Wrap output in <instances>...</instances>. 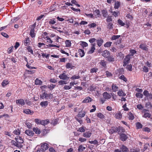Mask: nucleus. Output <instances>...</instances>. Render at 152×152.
<instances>
[{"label": "nucleus", "instance_id": "1", "mask_svg": "<svg viewBox=\"0 0 152 152\" xmlns=\"http://www.w3.org/2000/svg\"><path fill=\"white\" fill-rule=\"evenodd\" d=\"M53 94H48L46 92H44L40 96V99H45L46 100L51 99L53 98Z\"/></svg>", "mask_w": 152, "mask_h": 152}, {"label": "nucleus", "instance_id": "2", "mask_svg": "<svg viewBox=\"0 0 152 152\" xmlns=\"http://www.w3.org/2000/svg\"><path fill=\"white\" fill-rule=\"evenodd\" d=\"M131 58H132V57H130V55H127L125 56L123 61V65L124 66H125L129 63Z\"/></svg>", "mask_w": 152, "mask_h": 152}, {"label": "nucleus", "instance_id": "3", "mask_svg": "<svg viewBox=\"0 0 152 152\" xmlns=\"http://www.w3.org/2000/svg\"><path fill=\"white\" fill-rule=\"evenodd\" d=\"M58 77L60 79L64 80H67L69 79V77H68L66 74L64 73L60 74Z\"/></svg>", "mask_w": 152, "mask_h": 152}, {"label": "nucleus", "instance_id": "4", "mask_svg": "<svg viewBox=\"0 0 152 152\" xmlns=\"http://www.w3.org/2000/svg\"><path fill=\"white\" fill-rule=\"evenodd\" d=\"M48 144L47 143H41L40 148L45 151L48 148Z\"/></svg>", "mask_w": 152, "mask_h": 152}, {"label": "nucleus", "instance_id": "5", "mask_svg": "<svg viewBox=\"0 0 152 152\" xmlns=\"http://www.w3.org/2000/svg\"><path fill=\"white\" fill-rule=\"evenodd\" d=\"M128 138L127 136L125 134L122 133L120 135V139L123 141H126Z\"/></svg>", "mask_w": 152, "mask_h": 152}, {"label": "nucleus", "instance_id": "6", "mask_svg": "<svg viewBox=\"0 0 152 152\" xmlns=\"http://www.w3.org/2000/svg\"><path fill=\"white\" fill-rule=\"evenodd\" d=\"M15 141L17 142L18 144L22 145L21 144L23 142V140L22 138L20 136H18L15 139Z\"/></svg>", "mask_w": 152, "mask_h": 152}, {"label": "nucleus", "instance_id": "7", "mask_svg": "<svg viewBox=\"0 0 152 152\" xmlns=\"http://www.w3.org/2000/svg\"><path fill=\"white\" fill-rule=\"evenodd\" d=\"M23 42L25 46H29L30 44V41L29 38L27 37L23 41Z\"/></svg>", "mask_w": 152, "mask_h": 152}, {"label": "nucleus", "instance_id": "8", "mask_svg": "<svg viewBox=\"0 0 152 152\" xmlns=\"http://www.w3.org/2000/svg\"><path fill=\"white\" fill-rule=\"evenodd\" d=\"M110 55V53L109 51L107 50H105L102 53V56L105 58H107Z\"/></svg>", "mask_w": 152, "mask_h": 152}, {"label": "nucleus", "instance_id": "9", "mask_svg": "<svg viewBox=\"0 0 152 152\" xmlns=\"http://www.w3.org/2000/svg\"><path fill=\"white\" fill-rule=\"evenodd\" d=\"M102 96L103 98L107 99H109L111 97L110 94H109L107 92H104L102 94Z\"/></svg>", "mask_w": 152, "mask_h": 152}, {"label": "nucleus", "instance_id": "10", "mask_svg": "<svg viewBox=\"0 0 152 152\" xmlns=\"http://www.w3.org/2000/svg\"><path fill=\"white\" fill-rule=\"evenodd\" d=\"M96 45V44L95 43H94L93 44H91V49L88 52V54H92L94 52V50L95 49V47Z\"/></svg>", "mask_w": 152, "mask_h": 152}, {"label": "nucleus", "instance_id": "11", "mask_svg": "<svg viewBox=\"0 0 152 152\" xmlns=\"http://www.w3.org/2000/svg\"><path fill=\"white\" fill-rule=\"evenodd\" d=\"M115 117L117 119H121L122 118V114L120 111H118L115 115Z\"/></svg>", "mask_w": 152, "mask_h": 152}, {"label": "nucleus", "instance_id": "12", "mask_svg": "<svg viewBox=\"0 0 152 152\" xmlns=\"http://www.w3.org/2000/svg\"><path fill=\"white\" fill-rule=\"evenodd\" d=\"M16 103L18 104H20L22 106L24 105L25 104L24 100L22 99L17 100L16 101Z\"/></svg>", "mask_w": 152, "mask_h": 152}, {"label": "nucleus", "instance_id": "13", "mask_svg": "<svg viewBox=\"0 0 152 152\" xmlns=\"http://www.w3.org/2000/svg\"><path fill=\"white\" fill-rule=\"evenodd\" d=\"M23 112L24 113L32 115L34 113V111L31 110L29 109H25L23 110Z\"/></svg>", "mask_w": 152, "mask_h": 152}, {"label": "nucleus", "instance_id": "14", "mask_svg": "<svg viewBox=\"0 0 152 152\" xmlns=\"http://www.w3.org/2000/svg\"><path fill=\"white\" fill-rule=\"evenodd\" d=\"M111 88L113 92H116L119 89L118 87L116 84L113 83L112 85Z\"/></svg>", "mask_w": 152, "mask_h": 152}, {"label": "nucleus", "instance_id": "15", "mask_svg": "<svg viewBox=\"0 0 152 152\" xmlns=\"http://www.w3.org/2000/svg\"><path fill=\"white\" fill-rule=\"evenodd\" d=\"M86 113V112L85 111H81L77 115V116L78 117H80L81 118L83 117L85 115Z\"/></svg>", "mask_w": 152, "mask_h": 152}, {"label": "nucleus", "instance_id": "16", "mask_svg": "<svg viewBox=\"0 0 152 152\" xmlns=\"http://www.w3.org/2000/svg\"><path fill=\"white\" fill-rule=\"evenodd\" d=\"M11 142L12 143V145L18 147V148H23V145H20L18 144L17 142L16 141H15L13 140Z\"/></svg>", "mask_w": 152, "mask_h": 152}, {"label": "nucleus", "instance_id": "17", "mask_svg": "<svg viewBox=\"0 0 152 152\" xmlns=\"http://www.w3.org/2000/svg\"><path fill=\"white\" fill-rule=\"evenodd\" d=\"M25 133L27 135L30 137H32L34 134V132L30 130H26L25 131Z\"/></svg>", "mask_w": 152, "mask_h": 152}, {"label": "nucleus", "instance_id": "18", "mask_svg": "<svg viewBox=\"0 0 152 152\" xmlns=\"http://www.w3.org/2000/svg\"><path fill=\"white\" fill-rule=\"evenodd\" d=\"M118 132V134L120 135L123 133H124L125 132V130L123 129L122 127H119L118 128L117 127V132Z\"/></svg>", "mask_w": 152, "mask_h": 152}, {"label": "nucleus", "instance_id": "19", "mask_svg": "<svg viewBox=\"0 0 152 152\" xmlns=\"http://www.w3.org/2000/svg\"><path fill=\"white\" fill-rule=\"evenodd\" d=\"M96 42L98 46L99 47H100L102 45L104 41L102 39L100 38L99 39L96 40Z\"/></svg>", "mask_w": 152, "mask_h": 152}, {"label": "nucleus", "instance_id": "20", "mask_svg": "<svg viewBox=\"0 0 152 152\" xmlns=\"http://www.w3.org/2000/svg\"><path fill=\"white\" fill-rule=\"evenodd\" d=\"M93 99L89 96H87L86 97L83 101V103H88L91 102Z\"/></svg>", "mask_w": 152, "mask_h": 152}, {"label": "nucleus", "instance_id": "21", "mask_svg": "<svg viewBox=\"0 0 152 152\" xmlns=\"http://www.w3.org/2000/svg\"><path fill=\"white\" fill-rule=\"evenodd\" d=\"M48 104V102L47 101H42L40 102V105L42 107L45 108L47 106Z\"/></svg>", "mask_w": 152, "mask_h": 152}, {"label": "nucleus", "instance_id": "22", "mask_svg": "<svg viewBox=\"0 0 152 152\" xmlns=\"http://www.w3.org/2000/svg\"><path fill=\"white\" fill-rule=\"evenodd\" d=\"M139 48L142 49L145 51H147L148 49L145 44H140L139 46Z\"/></svg>", "mask_w": 152, "mask_h": 152}, {"label": "nucleus", "instance_id": "23", "mask_svg": "<svg viewBox=\"0 0 152 152\" xmlns=\"http://www.w3.org/2000/svg\"><path fill=\"white\" fill-rule=\"evenodd\" d=\"M117 127H113L109 130V132L110 133L113 134L117 132Z\"/></svg>", "mask_w": 152, "mask_h": 152}, {"label": "nucleus", "instance_id": "24", "mask_svg": "<svg viewBox=\"0 0 152 152\" xmlns=\"http://www.w3.org/2000/svg\"><path fill=\"white\" fill-rule=\"evenodd\" d=\"M91 134H92L91 132L88 131V132L84 133L83 134V136L85 137L89 138L91 136Z\"/></svg>", "mask_w": 152, "mask_h": 152}, {"label": "nucleus", "instance_id": "25", "mask_svg": "<svg viewBox=\"0 0 152 152\" xmlns=\"http://www.w3.org/2000/svg\"><path fill=\"white\" fill-rule=\"evenodd\" d=\"M78 53L81 57H83L85 54L84 50L80 49H78Z\"/></svg>", "mask_w": 152, "mask_h": 152}, {"label": "nucleus", "instance_id": "26", "mask_svg": "<svg viewBox=\"0 0 152 152\" xmlns=\"http://www.w3.org/2000/svg\"><path fill=\"white\" fill-rule=\"evenodd\" d=\"M49 123V120L48 119H46L45 120H42L40 122V124L44 126L45 125Z\"/></svg>", "mask_w": 152, "mask_h": 152}, {"label": "nucleus", "instance_id": "27", "mask_svg": "<svg viewBox=\"0 0 152 152\" xmlns=\"http://www.w3.org/2000/svg\"><path fill=\"white\" fill-rule=\"evenodd\" d=\"M74 67V66L72 65V63H67L66 65V67L67 69H73Z\"/></svg>", "mask_w": 152, "mask_h": 152}, {"label": "nucleus", "instance_id": "28", "mask_svg": "<svg viewBox=\"0 0 152 152\" xmlns=\"http://www.w3.org/2000/svg\"><path fill=\"white\" fill-rule=\"evenodd\" d=\"M118 95L120 96H123L126 95V94L122 90H119L117 92Z\"/></svg>", "mask_w": 152, "mask_h": 152}, {"label": "nucleus", "instance_id": "29", "mask_svg": "<svg viewBox=\"0 0 152 152\" xmlns=\"http://www.w3.org/2000/svg\"><path fill=\"white\" fill-rule=\"evenodd\" d=\"M120 6V2L119 1H115L114 4V8L115 9H118Z\"/></svg>", "mask_w": 152, "mask_h": 152}, {"label": "nucleus", "instance_id": "30", "mask_svg": "<svg viewBox=\"0 0 152 152\" xmlns=\"http://www.w3.org/2000/svg\"><path fill=\"white\" fill-rule=\"evenodd\" d=\"M129 54L128 55H130V57H132L136 53L137 51L131 49L129 50Z\"/></svg>", "mask_w": 152, "mask_h": 152}, {"label": "nucleus", "instance_id": "31", "mask_svg": "<svg viewBox=\"0 0 152 152\" xmlns=\"http://www.w3.org/2000/svg\"><path fill=\"white\" fill-rule=\"evenodd\" d=\"M56 19L53 18L50 19L49 21V23L50 25H53L56 23Z\"/></svg>", "mask_w": 152, "mask_h": 152}, {"label": "nucleus", "instance_id": "32", "mask_svg": "<svg viewBox=\"0 0 152 152\" xmlns=\"http://www.w3.org/2000/svg\"><path fill=\"white\" fill-rule=\"evenodd\" d=\"M107 60L110 62L114 61L115 60V57L112 55L110 56H110H108V57H107Z\"/></svg>", "mask_w": 152, "mask_h": 152}, {"label": "nucleus", "instance_id": "33", "mask_svg": "<svg viewBox=\"0 0 152 152\" xmlns=\"http://www.w3.org/2000/svg\"><path fill=\"white\" fill-rule=\"evenodd\" d=\"M33 131L34 132L35 134H39L41 132V131L37 127L33 128Z\"/></svg>", "mask_w": 152, "mask_h": 152}, {"label": "nucleus", "instance_id": "34", "mask_svg": "<svg viewBox=\"0 0 152 152\" xmlns=\"http://www.w3.org/2000/svg\"><path fill=\"white\" fill-rule=\"evenodd\" d=\"M101 12L103 17L106 18L107 15V12L106 10H101Z\"/></svg>", "mask_w": 152, "mask_h": 152}, {"label": "nucleus", "instance_id": "35", "mask_svg": "<svg viewBox=\"0 0 152 152\" xmlns=\"http://www.w3.org/2000/svg\"><path fill=\"white\" fill-rule=\"evenodd\" d=\"M86 149V147H83L82 145H80L78 147V151L79 152H82Z\"/></svg>", "mask_w": 152, "mask_h": 152}, {"label": "nucleus", "instance_id": "36", "mask_svg": "<svg viewBox=\"0 0 152 152\" xmlns=\"http://www.w3.org/2000/svg\"><path fill=\"white\" fill-rule=\"evenodd\" d=\"M45 44L43 43L39 42L38 44V47L41 49H43L45 48Z\"/></svg>", "mask_w": 152, "mask_h": 152}, {"label": "nucleus", "instance_id": "37", "mask_svg": "<svg viewBox=\"0 0 152 152\" xmlns=\"http://www.w3.org/2000/svg\"><path fill=\"white\" fill-rule=\"evenodd\" d=\"M136 128L137 129H139L142 128V125L139 122H137L136 124Z\"/></svg>", "mask_w": 152, "mask_h": 152}, {"label": "nucleus", "instance_id": "38", "mask_svg": "<svg viewBox=\"0 0 152 152\" xmlns=\"http://www.w3.org/2000/svg\"><path fill=\"white\" fill-rule=\"evenodd\" d=\"M66 44L65 46L67 47H69L71 46V41L69 40H66L65 41Z\"/></svg>", "mask_w": 152, "mask_h": 152}, {"label": "nucleus", "instance_id": "39", "mask_svg": "<svg viewBox=\"0 0 152 152\" xmlns=\"http://www.w3.org/2000/svg\"><path fill=\"white\" fill-rule=\"evenodd\" d=\"M122 151L123 152H128L129 150L128 148L126 146L123 145L121 148Z\"/></svg>", "mask_w": 152, "mask_h": 152}, {"label": "nucleus", "instance_id": "40", "mask_svg": "<svg viewBox=\"0 0 152 152\" xmlns=\"http://www.w3.org/2000/svg\"><path fill=\"white\" fill-rule=\"evenodd\" d=\"M30 34L32 38L34 37H35L34 29V28L31 29L30 32Z\"/></svg>", "mask_w": 152, "mask_h": 152}, {"label": "nucleus", "instance_id": "41", "mask_svg": "<svg viewBox=\"0 0 152 152\" xmlns=\"http://www.w3.org/2000/svg\"><path fill=\"white\" fill-rule=\"evenodd\" d=\"M9 83V82L7 80H4L1 83V85L3 87H5Z\"/></svg>", "mask_w": 152, "mask_h": 152}, {"label": "nucleus", "instance_id": "42", "mask_svg": "<svg viewBox=\"0 0 152 152\" xmlns=\"http://www.w3.org/2000/svg\"><path fill=\"white\" fill-rule=\"evenodd\" d=\"M42 81L41 80H39L38 78H37L35 82V84L36 85H41L42 84Z\"/></svg>", "mask_w": 152, "mask_h": 152}, {"label": "nucleus", "instance_id": "43", "mask_svg": "<svg viewBox=\"0 0 152 152\" xmlns=\"http://www.w3.org/2000/svg\"><path fill=\"white\" fill-rule=\"evenodd\" d=\"M128 118L130 120H133L134 118V116L131 112L128 113Z\"/></svg>", "mask_w": 152, "mask_h": 152}, {"label": "nucleus", "instance_id": "44", "mask_svg": "<svg viewBox=\"0 0 152 152\" xmlns=\"http://www.w3.org/2000/svg\"><path fill=\"white\" fill-rule=\"evenodd\" d=\"M97 117L101 119H103L105 117L104 115L100 113H98L97 114Z\"/></svg>", "mask_w": 152, "mask_h": 152}, {"label": "nucleus", "instance_id": "45", "mask_svg": "<svg viewBox=\"0 0 152 152\" xmlns=\"http://www.w3.org/2000/svg\"><path fill=\"white\" fill-rule=\"evenodd\" d=\"M28 52L32 54H33V51L31 47L30 46H28L26 48Z\"/></svg>", "mask_w": 152, "mask_h": 152}, {"label": "nucleus", "instance_id": "46", "mask_svg": "<svg viewBox=\"0 0 152 152\" xmlns=\"http://www.w3.org/2000/svg\"><path fill=\"white\" fill-rule=\"evenodd\" d=\"M56 86V85H55L51 84L50 85H48V87L50 89V90H52L53 89H54L55 88Z\"/></svg>", "mask_w": 152, "mask_h": 152}, {"label": "nucleus", "instance_id": "47", "mask_svg": "<svg viewBox=\"0 0 152 152\" xmlns=\"http://www.w3.org/2000/svg\"><path fill=\"white\" fill-rule=\"evenodd\" d=\"M120 37V35H113L111 37V39L112 40H116L117 39H118Z\"/></svg>", "mask_w": 152, "mask_h": 152}, {"label": "nucleus", "instance_id": "48", "mask_svg": "<svg viewBox=\"0 0 152 152\" xmlns=\"http://www.w3.org/2000/svg\"><path fill=\"white\" fill-rule=\"evenodd\" d=\"M151 116V114L149 113L145 112L144 115L143 116V117L145 118H150Z\"/></svg>", "mask_w": 152, "mask_h": 152}, {"label": "nucleus", "instance_id": "49", "mask_svg": "<svg viewBox=\"0 0 152 152\" xmlns=\"http://www.w3.org/2000/svg\"><path fill=\"white\" fill-rule=\"evenodd\" d=\"M119 78L121 80H123L124 81L126 82L127 80L126 77H125L123 75H122L121 76H120Z\"/></svg>", "mask_w": 152, "mask_h": 152}, {"label": "nucleus", "instance_id": "50", "mask_svg": "<svg viewBox=\"0 0 152 152\" xmlns=\"http://www.w3.org/2000/svg\"><path fill=\"white\" fill-rule=\"evenodd\" d=\"M31 64L29 63L28 62H27V64L26 65V66L29 69H37V68L34 67V66H30Z\"/></svg>", "mask_w": 152, "mask_h": 152}, {"label": "nucleus", "instance_id": "51", "mask_svg": "<svg viewBox=\"0 0 152 152\" xmlns=\"http://www.w3.org/2000/svg\"><path fill=\"white\" fill-rule=\"evenodd\" d=\"M118 23L119 25H120L121 26H124L125 25V23L120 19L118 20Z\"/></svg>", "mask_w": 152, "mask_h": 152}, {"label": "nucleus", "instance_id": "52", "mask_svg": "<svg viewBox=\"0 0 152 152\" xmlns=\"http://www.w3.org/2000/svg\"><path fill=\"white\" fill-rule=\"evenodd\" d=\"M59 85H62L63 84H67L66 81L65 80H61L58 81Z\"/></svg>", "mask_w": 152, "mask_h": 152}, {"label": "nucleus", "instance_id": "53", "mask_svg": "<svg viewBox=\"0 0 152 152\" xmlns=\"http://www.w3.org/2000/svg\"><path fill=\"white\" fill-rule=\"evenodd\" d=\"M112 43V42H107L104 45V46L105 47H110L111 45V44Z\"/></svg>", "mask_w": 152, "mask_h": 152}, {"label": "nucleus", "instance_id": "54", "mask_svg": "<svg viewBox=\"0 0 152 152\" xmlns=\"http://www.w3.org/2000/svg\"><path fill=\"white\" fill-rule=\"evenodd\" d=\"M98 70V69L96 68H93L91 69L90 71L91 73H93L94 72H96Z\"/></svg>", "mask_w": 152, "mask_h": 152}, {"label": "nucleus", "instance_id": "55", "mask_svg": "<svg viewBox=\"0 0 152 152\" xmlns=\"http://www.w3.org/2000/svg\"><path fill=\"white\" fill-rule=\"evenodd\" d=\"M13 133L16 135H19L20 134V131L19 129H17L15 130L13 132Z\"/></svg>", "mask_w": 152, "mask_h": 152}, {"label": "nucleus", "instance_id": "56", "mask_svg": "<svg viewBox=\"0 0 152 152\" xmlns=\"http://www.w3.org/2000/svg\"><path fill=\"white\" fill-rule=\"evenodd\" d=\"M135 96L137 98H142L143 97V95L141 93H137L135 94Z\"/></svg>", "mask_w": 152, "mask_h": 152}, {"label": "nucleus", "instance_id": "57", "mask_svg": "<svg viewBox=\"0 0 152 152\" xmlns=\"http://www.w3.org/2000/svg\"><path fill=\"white\" fill-rule=\"evenodd\" d=\"M94 12L98 17H100L101 16V15L100 14V11L99 10H95L94 11Z\"/></svg>", "mask_w": 152, "mask_h": 152}, {"label": "nucleus", "instance_id": "58", "mask_svg": "<svg viewBox=\"0 0 152 152\" xmlns=\"http://www.w3.org/2000/svg\"><path fill=\"white\" fill-rule=\"evenodd\" d=\"M96 39L94 38H93L91 39H90L89 40V42L91 43V44H93L94 43V42L96 41Z\"/></svg>", "mask_w": 152, "mask_h": 152}, {"label": "nucleus", "instance_id": "59", "mask_svg": "<svg viewBox=\"0 0 152 152\" xmlns=\"http://www.w3.org/2000/svg\"><path fill=\"white\" fill-rule=\"evenodd\" d=\"M112 13H113V15L115 17H117L120 14V12L119 11L117 12L114 11L112 12Z\"/></svg>", "mask_w": 152, "mask_h": 152}, {"label": "nucleus", "instance_id": "60", "mask_svg": "<svg viewBox=\"0 0 152 152\" xmlns=\"http://www.w3.org/2000/svg\"><path fill=\"white\" fill-rule=\"evenodd\" d=\"M143 94L145 96L147 97H148L150 94L149 93V92L148 91L145 90L143 92Z\"/></svg>", "mask_w": 152, "mask_h": 152}, {"label": "nucleus", "instance_id": "61", "mask_svg": "<svg viewBox=\"0 0 152 152\" xmlns=\"http://www.w3.org/2000/svg\"><path fill=\"white\" fill-rule=\"evenodd\" d=\"M13 48L14 47L13 46H12L10 47L8 49V53L9 54H10L12 53L13 51Z\"/></svg>", "mask_w": 152, "mask_h": 152}, {"label": "nucleus", "instance_id": "62", "mask_svg": "<svg viewBox=\"0 0 152 152\" xmlns=\"http://www.w3.org/2000/svg\"><path fill=\"white\" fill-rule=\"evenodd\" d=\"M132 66L131 64H128L127 65L126 68L127 70L129 71H132Z\"/></svg>", "mask_w": 152, "mask_h": 152}, {"label": "nucleus", "instance_id": "63", "mask_svg": "<svg viewBox=\"0 0 152 152\" xmlns=\"http://www.w3.org/2000/svg\"><path fill=\"white\" fill-rule=\"evenodd\" d=\"M106 21L107 22H110L112 21V17L111 16H108L107 17L106 19Z\"/></svg>", "mask_w": 152, "mask_h": 152}, {"label": "nucleus", "instance_id": "64", "mask_svg": "<svg viewBox=\"0 0 152 152\" xmlns=\"http://www.w3.org/2000/svg\"><path fill=\"white\" fill-rule=\"evenodd\" d=\"M146 107L148 108L151 109L152 108V105L150 102H148L146 104Z\"/></svg>", "mask_w": 152, "mask_h": 152}]
</instances>
